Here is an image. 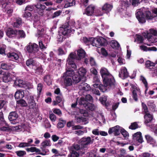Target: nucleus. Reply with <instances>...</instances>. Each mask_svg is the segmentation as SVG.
Returning a JSON list of instances; mask_svg holds the SVG:
<instances>
[{"instance_id":"obj_1","label":"nucleus","mask_w":157,"mask_h":157,"mask_svg":"<svg viewBox=\"0 0 157 157\" xmlns=\"http://www.w3.org/2000/svg\"><path fill=\"white\" fill-rule=\"evenodd\" d=\"M75 22L74 21H70L69 22V24L67 23L65 25H63L62 27L60 28L59 31V35L62 34L64 36H67L69 33L71 32V30L69 26H75Z\"/></svg>"},{"instance_id":"obj_2","label":"nucleus","mask_w":157,"mask_h":157,"mask_svg":"<svg viewBox=\"0 0 157 157\" xmlns=\"http://www.w3.org/2000/svg\"><path fill=\"white\" fill-rule=\"evenodd\" d=\"M90 136L84 137L79 141V143L82 146V148H86L87 146L92 144L94 141V139Z\"/></svg>"},{"instance_id":"obj_3","label":"nucleus","mask_w":157,"mask_h":157,"mask_svg":"<svg viewBox=\"0 0 157 157\" xmlns=\"http://www.w3.org/2000/svg\"><path fill=\"white\" fill-rule=\"evenodd\" d=\"M144 9H141L138 10L136 11V18L139 22L141 23H144L145 22V17L144 14L145 11Z\"/></svg>"},{"instance_id":"obj_4","label":"nucleus","mask_w":157,"mask_h":157,"mask_svg":"<svg viewBox=\"0 0 157 157\" xmlns=\"http://www.w3.org/2000/svg\"><path fill=\"white\" fill-rule=\"evenodd\" d=\"M103 83L104 84L103 90L105 92L106 90V87L108 86H113L115 84V81L113 77L112 76V78L110 76L108 77L103 79Z\"/></svg>"},{"instance_id":"obj_5","label":"nucleus","mask_w":157,"mask_h":157,"mask_svg":"<svg viewBox=\"0 0 157 157\" xmlns=\"http://www.w3.org/2000/svg\"><path fill=\"white\" fill-rule=\"evenodd\" d=\"M75 55L74 53H71L68 56L67 62L71 67L73 68H76V65L74 62V60L76 59Z\"/></svg>"},{"instance_id":"obj_6","label":"nucleus","mask_w":157,"mask_h":157,"mask_svg":"<svg viewBox=\"0 0 157 157\" xmlns=\"http://www.w3.org/2000/svg\"><path fill=\"white\" fill-rule=\"evenodd\" d=\"M93 81L94 83V84L93 85L94 87L98 88L103 92H105V91L103 90L105 87L103 86V85L100 84V82L98 76L95 75L94 77Z\"/></svg>"},{"instance_id":"obj_7","label":"nucleus","mask_w":157,"mask_h":157,"mask_svg":"<svg viewBox=\"0 0 157 157\" xmlns=\"http://www.w3.org/2000/svg\"><path fill=\"white\" fill-rule=\"evenodd\" d=\"M144 36L147 38V40L150 43L157 42V36L149 33H144L143 34Z\"/></svg>"},{"instance_id":"obj_8","label":"nucleus","mask_w":157,"mask_h":157,"mask_svg":"<svg viewBox=\"0 0 157 157\" xmlns=\"http://www.w3.org/2000/svg\"><path fill=\"white\" fill-rule=\"evenodd\" d=\"M131 86L132 88L133 98L136 101H137L138 100L137 94L140 95L141 94L140 90L136 86L132 85Z\"/></svg>"},{"instance_id":"obj_9","label":"nucleus","mask_w":157,"mask_h":157,"mask_svg":"<svg viewBox=\"0 0 157 157\" xmlns=\"http://www.w3.org/2000/svg\"><path fill=\"white\" fill-rule=\"evenodd\" d=\"M122 128L120 126L117 125L115 127L109 128V130L108 133L109 134L113 133L115 136H118L120 134Z\"/></svg>"},{"instance_id":"obj_10","label":"nucleus","mask_w":157,"mask_h":157,"mask_svg":"<svg viewBox=\"0 0 157 157\" xmlns=\"http://www.w3.org/2000/svg\"><path fill=\"white\" fill-rule=\"evenodd\" d=\"M38 45L36 44H29L27 47V49L28 52L30 53H35L38 50Z\"/></svg>"},{"instance_id":"obj_11","label":"nucleus","mask_w":157,"mask_h":157,"mask_svg":"<svg viewBox=\"0 0 157 157\" xmlns=\"http://www.w3.org/2000/svg\"><path fill=\"white\" fill-rule=\"evenodd\" d=\"M78 56H76V54L74 53L75 55L76 59L77 60H80L81 59L85 57L86 56V52L82 48L78 49L77 51Z\"/></svg>"},{"instance_id":"obj_12","label":"nucleus","mask_w":157,"mask_h":157,"mask_svg":"<svg viewBox=\"0 0 157 157\" xmlns=\"http://www.w3.org/2000/svg\"><path fill=\"white\" fill-rule=\"evenodd\" d=\"M100 73L103 79L110 76L112 78V75L109 73L108 70L105 67H102L100 70Z\"/></svg>"},{"instance_id":"obj_13","label":"nucleus","mask_w":157,"mask_h":157,"mask_svg":"<svg viewBox=\"0 0 157 157\" xmlns=\"http://www.w3.org/2000/svg\"><path fill=\"white\" fill-rule=\"evenodd\" d=\"M119 77L123 79L127 77L128 74L126 68L125 67H122L120 70L119 75Z\"/></svg>"},{"instance_id":"obj_14","label":"nucleus","mask_w":157,"mask_h":157,"mask_svg":"<svg viewBox=\"0 0 157 157\" xmlns=\"http://www.w3.org/2000/svg\"><path fill=\"white\" fill-rule=\"evenodd\" d=\"M63 84L66 87L70 86L72 85L73 81L72 78L66 77L63 76Z\"/></svg>"},{"instance_id":"obj_15","label":"nucleus","mask_w":157,"mask_h":157,"mask_svg":"<svg viewBox=\"0 0 157 157\" xmlns=\"http://www.w3.org/2000/svg\"><path fill=\"white\" fill-rule=\"evenodd\" d=\"M78 87L80 90L86 91H89L91 89L89 85L84 82L80 83Z\"/></svg>"},{"instance_id":"obj_16","label":"nucleus","mask_w":157,"mask_h":157,"mask_svg":"<svg viewBox=\"0 0 157 157\" xmlns=\"http://www.w3.org/2000/svg\"><path fill=\"white\" fill-rule=\"evenodd\" d=\"M94 6L91 5L88 6L86 9L85 13L88 16H92L94 13Z\"/></svg>"},{"instance_id":"obj_17","label":"nucleus","mask_w":157,"mask_h":157,"mask_svg":"<svg viewBox=\"0 0 157 157\" xmlns=\"http://www.w3.org/2000/svg\"><path fill=\"white\" fill-rule=\"evenodd\" d=\"M1 67L3 70H9L14 68L15 67V66L12 64H7L2 63L1 64Z\"/></svg>"},{"instance_id":"obj_18","label":"nucleus","mask_w":157,"mask_h":157,"mask_svg":"<svg viewBox=\"0 0 157 157\" xmlns=\"http://www.w3.org/2000/svg\"><path fill=\"white\" fill-rule=\"evenodd\" d=\"M133 138L135 140L137 141L140 143H142L143 141L141 133L140 132H137L134 134L133 136Z\"/></svg>"},{"instance_id":"obj_19","label":"nucleus","mask_w":157,"mask_h":157,"mask_svg":"<svg viewBox=\"0 0 157 157\" xmlns=\"http://www.w3.org/2000/svg\"><path fill=\"white\" fill-rule=\"evenodd\" d=\"M144 118L145 119L144 123L145 124H147L148 123L150 122L153 119V115L149 113V112L146 113L144 116Z\"/></svg>"},{"instance_id":"obj_20","label":"nucleus","mask_w":157,"mask_h":157,"mask_svg":"<svg viewBox=\"0 0 157 157\" xmlns=\"http://www.w3.org/2000/svg\"><path fill=\"white\" fill-rule=\"evenodd\" d=\"M14 84L16 86L21 87L25 88L26 86L25 82L21 79L16 80L14 82Z\"/></svg>"},{"instance_id":"obj_21","label":"nucleus","mask_w":157,"mask_h":157,"mask_svg":"<svg viewBox=\"0 0 157 157\" xmlns=\"http://www.w3.org/2000/svg\"><path fill=\"white\" fill-rule=\"evenodd\" d=\"M113 6L111 4L105 3L102 7V11H104L106 12H109L112 10Z\"/></svg>"},{"instance_id":"obj_22","label":"nucleus","mask_w":157,"mask_h":157,"mask_svg":"<svg viewBox=\"0 0 157 157\" xmlns=\"http://www.w3.org/2000/svg\"><path fill=\"white\" fill-rule=\"evenodd\" d=\"M79 104L84 107L85 108L87 106L88 102L84 98H81L78 100Z\"/></svg>"},{"instance_id":"obj_23","label":"nucleus","mask_w":157,"mask_h":157,"mask_svg":"<svg viewBox=\"0 0 157 157\" xmlns=\"http://www.w3.org/2000/svg\"><path fill=\"white\" fill-rule=\"evenodd\" d=\"M7 56L10 59V60L13 61L17 60L19 58V56L18 54L14 52L8 54Z\"/></svg>"},{"instance_id":"obj_24","label":"nucleus","mask_w":157,"mask_h":157,"mask_svg":"<svg viewBox=\"0 0 157 157\" xmlns=\"http://www.w3.org/2000/svg\"><path fill=\"white\" fill-rule=\"evenodd\" d=\"M74 73V71L72 69H70L68 70H67L64 73L63 76L72 78V77L73 76Z\"/></svg>"},{"instance_id":"obj_25","label":"nucleus","mask_w":157,"mask_h":157,"mask_svg":"<svg viewBox=\"0 0 157 157\" xmlns=\"http://www.w3.org/2000/svg\"><path fill=\"white\" fill-rule=\"evenodd\" d=\"M24 92L22 90H19L17 91L15 95V99H18L22 98L24 96Z\"/></svg>"},{"instance_id":"obj_26","label":"nucleus","mask_w":157,"mask_h":157,"mask_svg":"<svg viewBox=\"0 0 157 157\" xmlns=\"http://www.w3.org/2000/svg\"><path fill=\"white\" fill-rule=\"evenodd\" d=\"M140 48L142 50H143L144 51H156L157 50V48L155 47H152L150 48H148L146 46L141 45L140 46Z\"/></svg>"},{"instance_id":"obj_27","label":"nucleus","mask_w":157,"mask_h":157,"mask_svg":"<svg viewBox=\"0 0 157 157\" xmlns=\"http://www.w3.org/2000/svg\"><path fill=\"white\" fill-rule=\"evenodd\" d=\"M12 75L9 73H7L5 74L3 77V81L5 82H8L11 81Z\"/></svg>"},{"instance_id":"obj_28","label":"nucleus","mask_w":157,"mask_h":157,"mask_svg":"<svg viewBox=\"0 0 157 157\" xmlns=\"http://www.w3.org/2000/svg\"><path fill=\"white\" fill-rule=\"evenodd\" d=\"M17 117L18 115L15 112L10 113L8 116V118L10 121L16 120Z\"/></svg>"},{"instance_id":"obj_29","label":"nucleus","mask_w":157,"mask_h":157,"mask_svg":"<svg viewBox=\"0 0 157 157\" xmlns=\"http://www.w3.org/2000/svg\"><path fill=\"white\" fill-rule=\"evenodd\" d=\"M17 30H13L11 29H9L7 32L6 35L9 37H12L15 35H16Z\"/></svg>"},{"instance_id":"obj_30","label":"nucleus","mask_w":157,"mask_h":157,"mask_svg":"<svg viewBox=\"0 0 157 157\" xmlns=\"http://www.w3.org/2000/svg\"><path fill=\"white\" fill-rule=\"evenodd\" d=\"M98 41V46H99V47L100 46L103 45L106 42V40L102 37H99L97 38Z\"/></svg>"},{"instance_id":"obj_31","label":"nucleus","mask_w":157,"mask_h":157,"mask_svg":"<svg viewBox=\"0 0 157 157\" xmlns=\"http://www.w3.org/2000/svg\"><path fill=\"white\" fill-rule=\"evenodd\" d=\"M110 45L113 48L117 49L120 47L119 43L116 41L112 40L110 42Z\"/></svg>"},{"instance_id":"obj_32","label":"nucleus","mask_w":157,"mask_h":157,"mask_svg":"<svg viewBox=\"0 0 157 157\" xmlns=\"http://www.w3.org/2000/svg\"><path fill=\"white\" fill-rule=\"evenodd\" d=\"M16 36L17 38H24L25 36V34L23 30H17Z\"/></svg>"},{"instance_id":"obj_33","label":"nucleus","mask_w":157,"mask_h":157,"mask_svg":"<svg viewBox=\"0 0 157 157\" xmlns=\"http://www.w3.org/2000/svg\"><path fill=\"white\" fill-rule=\"evenodd\" d=\"M86 70L83 67L80 68L78 71V73L79 75L81 77L84 76L86 75Z\"/></svg>"},{"instance_id":"obj_34","label":"nucleus","mask_w":157,"mask_h":157,"mask_svg":"<svg viewBox=\"0 0 157 157\" xmlns=\"http://www.w3.org/2000/svg\"><path fill=\"white\" fill-rule=\"evenodd\" d=\"M140 79L141 81H142L143 84L144 85L146 88V90L145 91V94H146V91L148 90V89L147 82L146 78L142 75H141L140 76Z\"/></svg>"},{"instance_id":"obj_35","label":"nucleus","mask_w":157,"mask_h":157,"mask_svg":"<svg viewBox=\"0 0 157 157\" xmlns=\"http://www.w3.org/2000/svg\"><path fill=\"white\" fill-rule=\"evenodd\" d=\"M145 138L147 142L150 144H153L155 143V140L153 138L149 135H146L145 136Z\"/></svg>"},{"instance_id":"obj_36","label":"nucleus","mask_w":157,"mask_h":157,"mask_svg":"<svg viewBox=\"0 0 157 157\" xmlns=\"http://www.w3.org/2000/svg\"><path fill=\"white\" fill-rule=\"evenodd\" d=\"M90 43L93 46L99 47V46H98V41L97 38H90Z\"/></svg>"},{"instance_id":"obj_37","label":"nucleus","mask_w":157,"mask_h":157,"mask_svg":"<svg viewBox=\"0 0 157 157\" xmlns=\"http://www.w3.org/2000/svg\"><path fill=\"white\" fill-rule=\"evenodd\" d=\"M22 23L21 19L20 18L17 19L16 21L13 24V26L14 27H19Z\"/></svg>"},{"instance_id":"obj_38","label":"nucleus","mask_w":157,"mask_h":157,"mask_svg":"<svg viewBox=\"0 0 157 157\" xmlns=\"http://www.w3.org/2000/svg\"><path fill=\"white\" fill-rule=\"evenodd\" d=\"M81 76L77 75H74L72 78L74 82L75 83H78L81 80Z\"/></svg>"},{"instance_id":"obj_39","label":"nucleus","mask_w":157,"mask_h":157,"mask_svg":"<svg viewBox=\"0 0 157 157\" xmlns=\"http://www.w3.org/2000/svg\"><path fill=\"white\" fill-rule=\"evenodd\" d=\"M29 107L30 108H34L36 106V104L35 101L33 98H31L30 100H29L28 102Z\"/></svg>"},{"instance_id":"obj_40","label":"nucleus","mask_w":157,"mask_h":157,"mask_svg":"<svg viewBox=\"0 0 157 157\" xmlns=\"http://www.w3.org/2000/svg\"><path fill=\"white\" fill-rule=\"evenodd\" d=\"M35 73L38 74L40 75L42 74L43 71V69L41 66H39L34 68Z\"/></svg>"},{"instance_id":"obj_41","label":"nucleus","mask_w":157,"mask_h":157,"mask_svg":"<svg viewBox=\"0 0 157 157\" xmlns=\"http://www.w3.org/2000/svg\"><path fill=\"white\" fill-rule=\"evenodd\" d=\"M44 80L48 85L51 84L52 80L49 75H47L45 76L44 78Z\"/></svg>"},{"instance_id":"obj_42","label":"nucleus","mask_w":157,"mask_h":157,"mask_svg":"<svg viewBox=\"0 0 157 157\" xmlns=\"http://www.w3.org/2000/svg\"><path fill=\"white\" fill-rule=\"evenodd\" d=\"M10 2L9 0H0V4L2 5V7L3 8H5L6 5Z\"/></svg>"},{"instance_id":"obj_43","label":"nucleus","mask_w":157,"mask_h":157,"mask_svg":"<svg viewBox=\"0 0 157 157\" xmlns=\"http://www.w3.org/2000/svg\"><path fill=\"white\" fill-rule=\"evenodd\" d=\"M26 64L27 66H34L36 64V62L33 59H30L26 61Z\"/></svg>"},{"instance_id":"obj_44","label":"nucleus","mask_w":157,"mask_h":157,"mask_svg":"<svg viewBox=\"0 0 157 157\" xmlns=\"http://www.w3.org/2000/svg\"><path fill=\"white\" fill-rule=\"evenodd\" d=\"M145 13L146 17L148 19H152L154 17V16H153V15H152L151 12L149 11H146L145 12Z\"/></svg>"},{"instance_id":"obj_45","label":"nucleus","mask_w":157,"mask_h":157,"mask_svg":"<svg viewBox=\"0 0 157 157\" xmlns=\"http://www.w3.org/2000/svg\"><path fill=\"white\" fill-rule=\"evenodd\" d=\"M0 125H2V124H3V125L6 124V123L4 120L3 117V114L2 112L0 111Z\"/></svg>"},{"instance_id":"obj_46","label":"nucleus","mask_w":157,"mask_h":157,"mask_svg":"<svg viewBox=\"0 0 157 157\" xmlns=\"http://www.w3.org/2000/svg\"><path fill=\"white\" fill-rule=\"evenodd\" d=\"M139 128V126L136 122L132 123L129 127V128L132 130H134Z\"/></svg>"},{"instance_id":"obj_47","label":"nucleus","mask_w":157,"mask_h":157,"mask_svg":"<svg viewBox=\"0 0 157 157\" xmlns=\"http://www.w3.org/2000/svg\"><path fill=\"white\" fill-rule=\"evenodd\" d=\"M81 147H80L79 146L78 144H74L71 147L72 150L78 151L84 148L82 147V146L81 145Z\"/></svg>"},{"instance_id":"obj_48","label":"nucleus","mask_w":157,"mask_h":157,"mask_svg":"<svg viewBox=\"0 0 157 157\" xmlns=\"http://www.w3.org/2000/svg\"><path fill=\"white\" fill-rule=\"evenodd\" d=\"M79 154L78 152L74 150H72L71 152L69 154L68 157H78Z\"/></svg>"},{"instance_id":"obj_49","label":"nucleus","mask_w":157,"mask_h":157,"mask_svg":"<svg viewBox=\"0 0 157 157\" xmlns=\"http://www.w3.org/2000/svg\"><path fill=\"white\" fill-rule=\"evenodd\" d=\"M26 150L28 151H30L31 152L35 151L37 152H40V150L39 149L35 147H31L30 148H27Z\"/></svg>"},{"instance_id":"obj_50","label":"nucleus","mask_w":157,"mask_h":157,"mask_svg":"<svg viewBox=\"0 0 157 157\" xmlns=\"http://www.w3.org/2000/svg\"><path fill=\"white\" fill-rule=\"evenodd\" d=\"M85 109L87 110H90L92 111L95 109V107L93 104L88 103L87 106L85 108Z\"/></svg>"},{"instance_id":"obj_51","label":"nucleus","mask_w":157,"mask_h":157,"mask_svg":"<svg viewBox=\"0 0 157 157\" xmlns=\"http://www.w3.org/2000/svg\"><path fill=\"white\" fill-rule=\"evenodd\" d=\"M100 100L101 101V103L103 105H105V106L107 105L106 104V101H107V97L106 96L102 97L100 98Z\"/></svg>"},{"instance_id":"obj_52","label":"nucleus","mask_w":157,"mask_h":157,"mask_svg":"<svg viewBox=\"0 0 157 157\" xmlns=\"http://www.w3.org/2000/svg\"><path fill=\"white\" fill-rule=\"evenodd\" d=\"M75 2L73 1L71 2H69L67 1L65 2V5H64L65 8H68L70 6H71L75 5Z\"/></svg>"},{"instance_id":"obj_53","label":"nucleus","mask_w":157,"mask_h":157,"mask_svg":"<svg viewBox=\"0 0 157 157\" xmlns=\"http://www.w3.org/2000/svg\"><path fill=\"white\" fill-rule=\"evenodd\" d=\"M18 104H20L22 106H27V104L25 101L23 100H21L17 101Z\"/></svg>"},{"instance_id":"obj_54","label":"nucleus","mask_w":157,"mask_h":157,"mask_svg":"<svg viewBox=\"0 0 157 157\" xmlns=\"http://www.w3.org/2000/svg\"><path fill=\"white\" fill-rule=\"evenodd\" d=\"M2 125H0L1 126L0 128L1 130L5 131L9 130V128L6 124H5L4 125H2L3 124H2Z\"/></svg>"},{"instance_id":"obj_55","label":"nucleus","mask_w":157,"mask_h":157,"mask_svg":"<svg viewBox=\"0 0 157 157\" xmlns=\"http://www.w3.org/2000/svg\"><path fill=\"white\" fill-rule=\"evenodd\" d=\"M42 147H45L47 146H50V141L49 140H46L43 142L41 144Z\"/></svg>"},{"instance_id":"obj_56","label":"nucleus","mask_w":157,"mask_h":157,"mask_svg":"<svg viewBox=\"0 0 157 157\" xmlns=\"http://www.w3.org/2000/svg\"><path fill=\"white\" fill-rule=\"evenodd\" d=\"M121 133L124 137H127L129 136V134L127 132L122 128L121 130Z\"/></svg>"},{"instance_id":"obj_57","label":"nucleus","mask_w":157,"mask_h":157,"mask_svg":"<svg viewBox=\"0 0 157 157\" xmlns=\"http://www.w3.org/2000/svg\"><path fill=\"white\" fill-rule=\"evenodd\" d=\"M17 155L19 156H22L26 154V152L24 151H19L16 152Z\"/></svg>"},{"instance_id":"obj_58","label":"nucleus","mask_w":157,"mask_h":157,"mask_svg":"<svg viewBox=\"0 0 157 157\" xmlns=\"http://www.w3.org/2000/svg\"><path fill=\"white\" fill-rule=\"evenodd\" d=\"M89 59L90 64L91 66H94L96 65V62L93 58L90 57Z\"/></svg>"},{"instance_id":"obj_59","label":"nucleus","mask_w":157,"mask_h":157,"mask_svg":"<svg viewBox=\"0 0 157 157\" xmlns=\"http://www.w3.org/2000/svg\"><path fill=\"white\" fill-rule=\"evenodd\" d=\"M142 106L145 113H148V109L146 105L143 102L142 103Z\"/></svg>"},{"instance_id":"obj_60","label":"nucleus","mask_w":157,"mask_h":157,"mask_svg":"<svg viewBox=\"0 0 157 157\" xmlns=\"http://www.w3.org/2000/svg\"><path fill=\"white\" fill-rule=\"evenodd\" d=\"M49 118L52 122H54L56 120V117L55 115L53 113L50 114Z\"/></svg>"},{"instance_id":"obj_61","label":"nucleus","mask_w":157,"mask_h":157,"mask_svg":"<svg viewBox=\"0 0 157 157\" xmlns=\"http://www.w3.org/2000/svg\"><path fill=\"white\" fill-rule=\"evenodd\" d=\"M53 113L59 115H60L62 113L60 109H53Z\"/></svg>"},{"instance_id":"obj_62","label":"nucleus","mask_w":157,"mask_h":157,"mask_svg":"<svg viewBox=\"0 0 157 157\" xmlns=\"http://www.w3.org/2000/svg\"><path fill=\"white\" fill-rule=\"evenodd\" d=\"M145 65L146 67H149L151 66H154V63H151L150 61L148 60L146 62Z\"/></svg>"},{"instance_id":"obj_63","label":"nucleus","mask_w":157,"mask_h":157,"mask_svg":"<svg viewBox=\"0 0 157 157\" xmlns=\"http://www.w3.org/2000/svg\"><path fill=\"white\" fill-rule=\"evenodd\" d=\"M18 147H29V144L26 143H21L18 145Z\"/></svg>"},{"instance_id":"obj_64","label":"nucleus","mask_w":157,"mask_h":157,"mask_svg":"<svg viewBox=\"0 0 157 157\" xmlns=\"http://www.w3.org/2000/svg\"><path fill=\"white\" fill-rule=\"evenodd\" d=\"M61 12L62 11L60 10H58L55 12L52 16V17L54 18L59 16L61 13Z\"/></svg>"}]
</instances>
